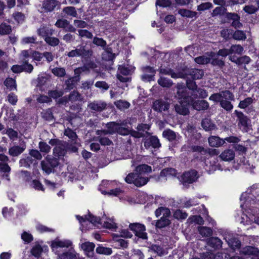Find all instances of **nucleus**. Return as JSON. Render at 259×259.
<instances>
[{
  "instance_id": "nucleus-30",
  "label": "nucleus",
  "mask_w": 259,
  "mask_h": 259,
  "mask_svg": "<svg viewBox=\"0 0 259 259\" xmlns=\"http://www.w3.org/2000/svg\"><path fill=\"white\" fill-rule=\"evenodd\" d=\"M178 13L182 17L189 18H197L198 17V13L197 12L185 9H181L179 10Z\"/></svg>"
},
{
  "instance_id": "nucleus-17",
  "label": "nucleus",
  "mask_w": 259,
  "mask_h": 259,
  "mask_svg": "<svg viewBox=\"0 0 259 259\" xmlns=\"http://www.w3.org/2000/svg\"><path fill=\"white\" fill-rule=\"evenodd\" d=\"M81 248L84 251L85 254L92 259H98L94 256V248L95 244L94 243L90 242H86L83 243L81 245Z\"/></svg>"
},
{
  "instance_id": "nucleus-63",
  "label": "nucleus",
  "mask_w": 259,
  "mask_h": 259,
  "mask_svg": "<svg viewBox=\"0 0 259 259\" xmlns=\"http://www.w3.org/2000/svg\"><path fill=\"white\" fill-rule=\"evenodd\" d=\"M170 211L168 209L161 207L157 209L155 211V214L156 217H158L161 214L163 215H166L167 216L170 215Z\"/></svg>"
},
{
  "instance_id": "nucleus-21",
  "label": "nucleus",
  "mask_w": 259,
  "mask_h": 259,
  "mask_svg": "<svg viewBox=\"0 0 259 259\" xmlns=\"http://www.w3.org/2000/svg\"><path fill=\"white\" fill-rule=\"evenodd\" d=\"M190 104L185 103L184 102H179L175 106L176 112L180 115H186L189 114V105Z\"/></svg>"
},
{
  "instance_id": "nucleus-57",
  "label": "nucleus",
  "mask_w": 259,
  "mask_h": 259,
  "mask_svg": "<svg viewBox=\"0 0 259 259\" xmlns=\"http://www.w3.org/2000/svg\"><path fill=\"white\" fill-rule=\"evenodd\" d=\"M38 147L40 152L45 153H48L51 150V147L46 142L40 141L38 144Z\"/></svg>"
},
{
  "instance_id": "nucleus-29",
  "label": "nucleus",
  "mask_w": 259,
  "mask_h": 259,
  "mask_svg": "<svg viewBox=\"0 0 259 259\" xmlns=\"http://www.w3.org/2000/svg\"><path fill=\"white\" fill-rule=\"evenodd\" d=\"M235 156V153L233 150L226 149L220 155L222 160L226 161L232 160Z\"/></svg>"
},
{
  "instance_id": "nucleus-37",
  "label": "nucleus",
  "mask_w": 259,
  "mask_h": 259,
  "mask_svg": "<svg viewBox=\"0 0 259 259\" xmlns=\"http://www.w3.org/2000/svg\"><path fill=\"white\" fill-rule=\"evenodd\" d=\"M150 249L153 252L156 253L158 256H161L166 254V252L162 246L156 244L150 246Z\"/></svg>"
},
{
  "instance_id": "nucleus-10",
  "label": "nucleus",
  "mask_w": 259,
  "mask_h": 259,
  "mask_svg": "<svg viewBox=\"0 0 259 259\" xmlns=\"http://www.w3.org/2000/svg\"><path fill=\"white\" fill-rule=\"evenodd\" d=\"M72 245V242L69 240H59L56 239L51 242V247L56 254H59V248H68Z\"/></svg>"
},
{
  "instance_id": "nucleus-53",
  "label": "nucleus",
  "mask_w": 259,
  "mask_h": 259,
  "mask_svg": "<svg viewBox=\"0 0 259 259\" xmlns=\"http://www.w3.org/2000/svg\"><path fill=\"white\" fill-rule=\"evenodd\" d=\"M125 123L124 122L120 123L118 127L117 133L122 136H127L130 134V130L128 128L124 127Z\"/></svg>"
},
{
  "instance_id": "nucleus-23",
  "label": "nucleus",
  "mask_w": 259,
  "mask_h": 259,
  "mask_svg": "<svg viewBox=\"0 0 259 259\" xmlns=\"http://www.w3.org/2000/svg\"><path fill=\"white\" fill-rule=\"evenodd\" d=\"M242 251L244 254L253 255L251 259H258L259 258V250L255 247L247 246L244 248Z\"/></svg>"
},
{
  "instance_id": "nucleus-59",
  "label": "nucleus",
  "mask_w": 259,
  "mask_h": 259,
  "mask_svg": "<svg viewBox=\"0 0 259 259\" xmlns=\"http://www.w3.org/2000/svg\"><path fill=\"white\" fill-rule=\"evenodd\" d=\"M52 72L56 76L64 77L66 74V71L64 68L55 67L52 70Z\"/></svg>"
},
{
  "instance_id": "nucleus-2",
  "label": "nucleus",
  "mask_w": 259,
  "mask_h": 259,
  "mask_svg": "<svg viewBox=\"0 0 259 259\" xmlns=\"http://www.w3.org/2000/svg\"><path fill=\"white\" fill-rule=\"evenodd\" d=\"M249 201V198H248L243 204H241V207L245 209L247 213L242 217L241 223H243L244 225H248L251 222H254L259 225V217L255 216L258 213V209L255 206H251L252 204H255V201L253 200L251 202Z\"/></svg>"
},
{
  "instance_id": "nucleus-49",
  "label": "nucleus",
  "mask_w": 259,
  "mask_h": 259,
  "mask_svg": "<svg viewBox=\"0 0 259 259\" xmlns=\"http://www.w3.org/2000/svg\"><path fill=\"white\" fill-rule=\"evenodd\" d=\"M253 100L251 97H247L243 100L240 101L238 107L241 109H245L248 107L253 103Z\"/></svg>"
},
{
  "instance_id": "nucleus-13",
  "label": "nucleus",
  "mask_w": 259,
  "mask_h": 259,
  "mask_svg": "<svg viewBox=\"0 0 259 259\" xmlns=\"http://www.w3.org/2000/svg\"><path fill=\"white\" fill-rule=\"evenodd\" d=\"M143 74L141 78L145 82H150L154 80V76L156 73V70L152 67L146 66L142 68Z\"/></svg>"
},
{
  "instance_id": "nucleus-33",
  "label": "nucleus",
  "mask_w": 259,
  "mask_h": 259,
  "mask_svg": "<svg viewBox=\"0 0 259 259\" xmlns=\"http://www.w3.org/2000/svg\"><path fill=\"white\" fill-rule=\"evenodd\" d=\"M162 136L164 138L171 142L176 140L177 137V134L170 129L165 130L162 133Z\"/></svg>"
},
{
  "instance_id": "nucleus-42",
  "label": "nucleus",
  "mask_w": 259,
  "mask_h": 259,
  "mask_svg": "<svg viewBox=\"0 0 259 259\" xmlns=\"http://www.w3.org/2000/svg\"><path fill=\"white\" fill-rule=\"evenodd\" d=\"M211 61L210 53L207 56L203 55L197 57L195 58V61L199 64H205L209 63Z\"/></svg>"
},
{
  "instance_id": "nucleus-51",
  "label": "nucleus",
  "mask_w": 259,
  "mask_h": 259,
  "mask_svg": "<svg viewBox=\"0 0 259 259\" xmlns=\"http://www.w3.org/2000/svg\"><path fill=\"white\" fill-rule=\"evenodd\" d=\"M12 31L11 26L6 24L3 23L0 25V34L6 35L10 34Z\"/></svg>"
},
{
  "instance_id": "nucleus-40",
  "label": "nucleus",
  "mask_w": 259,
  "mask_h": 259,
  "mask_svg": "<svg viewBox=\"0 0 259 259\" xmlns=\"http://www.w3.org/2000/svg\"><path fill=\"white\" fill-rule=\"evenodd\" d=\"M119 124L120 123L116 122H110L106 124V127L109 130V135L117 133Z\"/></svg>"
},
{
  "instance_id": "nucleus-34",
  "label": "nucleus",
  "mask_w": 259,
  "mask_h": 259,
  "mask_svg": "<svg viewBox=\"0 0 259 259\" xmlns=\"http://www.w3.org/2000/svg\"><path fill=\"white\" fill-rule=\"evenodd\" d=\"M210 56L211 58L210 63L213 65L219 66L222 67L224 65L225 63L223 60L219 59L217 57L218 55L214 52H210Z\"/></svg>"
},
{
  "instance_id": "nucleus-25",
  "label": "nucleus",
  "mask_w": 259,
  "mask_h": 259,
  "mask_svg": "<svg viewBox=\"0 0 259 259\" xmlns=\"http://www.w3.org/2000/svg\"><path fill=\"white\" fill-rule=\"evenodd\" d=\"M193 107L197 111L207 110L209 106V103L205 100H197L192 104Z\"/></svg>"
},
{
  "instance_id": "nucleus-46",
  "label": "nucleus",
  "mask_w": 259,
  "mask_h": 259,
  "mask_svg": "<svg viewBox=\"0 0 259 259\" xmlns=\"http://www.w3.org/2000/svg\"><path fill=\"white\" fill-rule=\"evenodd\" d=\"M160 74L170 75L172 78H176L179 77V75L173 70L169 68H160L159 69Z\"/></svg>"
},
{
  "instance_id": "nucleus-20",
  "label": "nucleus",
  "mask_w": 259,
  "mask_h": 259,
  "mask_svg": "<svg viewBox=\"0 0 259 259\" xmlns=\"http://www.w3.org/2000/svg\"><path fill=\"white\" fill-rule=\"evenodd\" d=\"M206 243L214 250H218L222 248L223 242L217 237H211L206 239Z\"/></svg>"
},
{
  "instance_id": "nucleus-35",
  "label": "nucleus",
  "mask_w": 259,
  "mask_h": 259,
  "mask_svg": "<svg viewBox=\"0 0 259 259\" xmlns=\"http://www.w3.org/2000/svg\"><path fill=\"white\" fill-rule=\"evenodd\" d=\"M4 85L9 91L17 90L16 80L12 78H7L4 81Z\"/></svg>"
},
{
  "instance_id": "nucleus-5",
  "label": "nucleus",
  "mask_w": 259,
  "mask_h": 259,
  "mask_svg": "<svg viewBox=\"0 0 259 259\" xmlns=\"http://www.w3.org/2000/svg\"><path fill=\"white\" fill-rule=\"evenodd\" d=\"M177 89V91L175 96L180 100L179 102L187 104H190L193 102V98L186 87L182 84H178Z\"/></svg>"
},
{
  "instance_id": "nucleus-47",
  "label": "nucleus",
  "mask_w": 259,
  "mask_h": 259,
  "mask_svg": "<svg viewBox=\"0 0 259 259\" xmlns=\"http://www.w3.org/2000/svg\"><path fill=\"white\" fill-rule=\"evenodd\" d=\"M96 251L100 254L109 255L112 254V250L111 248L105 247L102 246H99L96 248Z\"/></svg>"
},
{
  "instance_id": "nucleus-4",
  "label": "nucleus",
  "mask_w": 259,
  "mask_h": 259,
  "mask_svg": "<svg viewBox=\"0 0 259 259\" xmlns=\"http://www.w3.org/2000/svg\"><path fill=\"white\" fill-rule=\"evenodd\" d=\"M60 164L59 158L47 155L40 162L42 170L47 175L55 172V169Z\"/></svg>"
},
{
  "instance_id": "nucleus-45",
  "label": "nucleus",
  "mask_w": 259,
  "mask_h": 259,
  "mask_svg": "<svg viewBox=\"0 0 259 259\" xmlns=\"http://www.w3.org/2000/svg\"><path fill=\"white\" fill-rule=\"evenodd\" d=\"M232 38L237 40H244L246 38V35L244 31L237 30L232 34Z\"/></svg>"
},
{
  "instance_id": "nucleus-31",
  "label": "nucleus",
  "mask_w": 259,
  "mask_h": 259,
  "mask_svg": "<svg viewBox=\"0 0 259 259\" xmlns=\"http://www.w3.org/2000/svg\"><path fill=\"white\" fill-rule=\"evenodd\" d=\"M102 55V59L105 61H112L115 57V54L112 52L111 48H105Z\"/></svg>"
},
{
  "instance_id": "nucleus-7",
  "label": "nucleus",
  "mask_w": 259,
  "mask_h": 259,
  "mask_svg": "<svg viewBox=\"0 0 259 259\" xmlns=\"http://www.w3.org/2000/svg\"><path fill=\"white\" fill-rule=\"evenodd\" d=\"M129 228L139 238L142 239H147V234L145 232L146 228L143 224L138 223H131L129 225Z\"/></svg>"
},
{
  "instance_id": "nucleus-19",
  "label": "nucleus",
  "mask_w": 259,
  "mask_h": 259,
  "mask_svg": "<svg viewBox=\"0 0 259 259\" xmlns=\"http://www.w3.org/2000/svg\"><path fill=\"white\" fill-rule=\"evenodd\" d=\"M144 145L147 149L152 147L154 148H158L161 146L159 139L156 136H150L145 140Z\"/></svg>"
},
{
  "instance_id": "nucleus-64",
  "label": "nucleus",
  "mask_w": 259,
  "mask_h": 259,
  "mask_svg": "<svg viewBox=\"0 0 259 259\" xmlns=\"http://www.w3.org/2000/svg\"><path fill=\"white\" fill-rule=\"evenodd\" d=\"M32 51H29V50H23L21 51L20 54V58L22 60V63L24 62V61H28V58L32 56Z\"/></svg>"
},
{
  "instance_id": "nucleus-56",
  "label": "nucleus",
  "mask_w": 259,
  "mask_h": 259,
  "mask_svg": "<svg viewBox=\"0 0 259 259\" xmlns=\"http://www.w3.org/2000/svg\"><path fill=\"white\" fill-rule=\"evenodd\" d=\"M41 114L42 117L46 120L52 121L54 118L52 109L50 108L43 111Z\"/></svg>"
},
{
  "instance_id": "nucleus-62",
  "label": "nucleus",
  "mask_w": 259,
  "mask_h": 259,
  "mask_svg": "<svg viewBox=\"0 0 259 259\" xmlns=\"http://www.w3.org/2000/svg\"><path fill=\"white\" fill-rule=\"evenodd\" d=\"M78 35L81 37L91 39L93 35L92 32L86 29H79L78 30Z\"/></svg>"
},
{
  "instance_id": "nucleus-14",
  "label": "nucleus",
  "mask_w": 259,
  "mask_h": 259,
  "mask_svg": "<svg viewBox=\"0 0 259 259\" xmlns=\"http://www.w3.org/2000/svg\"><path fill=\"white\" fill-rule=\"evenodd\" d=\"M222 98L233 100L232 93L229 90H224L218 93L212 94L209 98V100L215 102H220Z\"/></svg>"
},
{
  "instance_id": "nucleus-38",
  "label": "nucleus",
  "mask_w": 259,
  "mask_h": 259,
  "mask_svg": "<svg viewBox=\"0 0 259 259\" xmlns=\"http://www.w3.org/2000/svg\"><path fill=\"white\" fill-rule=\"evenodd\" d=\"M158 83L163 88H170L173 84L172 80L167 77L160 76L157 80Z\"/></svg>"
},
{
  "instance_id": "nucleus-58",
  "label": "nucleus",
  "mask_w": 259,
  "mask_h": 259,
  "mask_svg": "<svg viewBox=\"0 0 259 259\" xmlns=\"http://www.w3.org/2000/svg\"><path fill=\"white\" fill-rule=\"evenodd\" d=\"M13 17L14 19L19 23H23L26 18L24 14L19 12H16L14 13L13 14Z\"/></svg>"
},
{
  "instance_id": "nucleus-18",
  "label": "nucleus",
  "mask_w": 259,
  "mask_h": 259,
  "mask_svg": "<svg viewBox=\"0 0 259 259\" xmlns=\"http://www.w3.org/2000/svg\"><path fill=\"white\" fill-rule=\"evenodd\" d=\"M76 218L79 221V223L82 224L84 223H85L87 221H88L95 225L97 224H101L100 222L101 219L100 218L94 216L91 213L85 215L84 217L76 215Z\"/></svg>"
},
{
  "instance_id": "nucleus-22",
  "label": "nucleus",
  "mask_w": 259,
  "mask_h": 259,
  "mask_svg": "<svg viewBox=\"0 0 259 259\" xmlns=\"http://www.w3.org/2000/svg\"><path fill=\"white\" fill-rule=\"evenodd\" d=\"M233 100L229 99L222 98L220 101V105L223 108L225 111L228 112H230L233 109V105L231 103V101H234L235 100V97L234 94L232 93Z\"/></svg>"
},
{
  "instance_id": "nucleus-32",
  "label": "nucleus",
  "mask_w": 259,
  "mask_h": 259,
  "mask_svg": "<svg viewBox=\"0 0 259 259\" xmlns=\"http://www.w3.org/2000/svg\"><path fill=\"white\" fill-rule=\"evenodd\" d=\"M189 74L193 79H199L204 75V72L202 69L192 68L189 70Z\"/></svg>"
},
{
  "instance_id": "nucleus-12",
  "label": "nucleus",
  "mask_w": 259,
  "mask_h": 259,
  "mask_svg": "<svg viewBox=\"0 0 259 259\" xmlns=\"http://www.w3.org/2000/svg\"><path fill=\"white\" fill-rule=\"evenodd\" d=\"M234 114L237 117V120L238 121V125L242 130L246 131L249 125V119L243 114V112L238 110H235Z\"/></svg>"
},
{
  "instance_id": "nucleus-61",
  "label": "nucleus",
  "mask_w": 259,
  "mask_h": 259,
  "mask_svg": "<svg viewBox=\"0 0 259 259\" xmlns=\"http://www.w3.org/2000/svg\"><path fill=\"white\" fill-rule=\"evenodd\" d=\"M42 252V248L40 245H36L32 247L31 250V254L36 257L40 256Z\"/></svg>"
},
{
  "instance_id": "nucleus-9",
  "label": "nucleus",
  "mask_w": 259,
  "mask_h": 259,
  "mask_svg": "<svg viewBox=\"0 0 259 259\" xmlns=\"http://www.w3.org/2000/svg\"><path fill=\"white\" fill-rule=\"evenodd\" d=\"M61 3L56 0H45L43 1L41 7V13L51 12L55 10L56 8L59 9Z\"/></svg>"
},
{
  "instance_id": "nucleus-8",
  "label": "nucleus",
  "mask_w": 259,
  "mask_h": 259,
  "mask_svg": "<svg viewBox=\"0 0 259 259\" xmlns=\"http://www.w3.org/2000/svg\"><path fill=\"white\" fill-rule=\"evenodd\" d=\"M88 108L93 113L101 112L107 109V104L102 100L94 101L89 103Z\"/></svg>"
},
{
  "instance_id": "nucleus-50",
  "label": "nucleus",
  "mask_w": 259,
  "mask_h": 259,
  "mask_svg": "<svg viewBox=\"0 0 259 259\" xmlns=\"http://www.w3.org/2000/svg\"><path fill=\"white\" fill-rule=\"evenodd\" d=\"M63 12L68 16H72L73 17H77V13L76 9L74 7H66L63 9Z\"/></svg>"
},
{
  "instance_id": "nucleus-41",
  "label": "nucleus",
  "mask_w": 259,
  "mask_h": 259,
  "mask_svg": "<svg viewBox=\"0 0 259 259\" xmlns=\"http://www.w3.org/2000/svg\"><path fill=\"white\" fill-rule=\"evenodd\" d=\"M114 105L120 110H124L128 109L130 106V103L124 100H119L114 102Z\"/></svg>"
},
{
  "instance_id": "nucleus-54",
  "label": "nucleus",
  "mask_w": 259,
  "mask_h": 259,
  "mask_svg": "<svg viewBox=\"0 0 259 259\" xmlns=\"http://www.w3.org/2000/svg\"><path fill=\"white\" fill-rule=\"evenodd\" d=\"M45 41L49 45L52 47H56L58 46L60 42V40L58 38L50 36L47 37L46 36L45 38Z\"/></svg>"
},
{
  "instance_id": "nucleus-28",
  "label": "nucleus",
  "mask_w": 259,
  "mask_h": 259,
  "mask_svg": "<svg viewBox=\"0 0 259 259\" xmlns=\"http://www.w3.org/2000/svg\"><path fill=\"white\" fill-rule=\"evenodd\" d=\"M208 140L209 145L213 147L221 146L225 143V140L218 136H210Z\"/></svg>"
},
{
  "instance_id": "nucleus-11",
  "label": "nucleus",
  "mask_w": 259,
  "mask_h": 259,
  "mask_svg": "<svg viewBox=\"0 0 259 259\" xmlns=\"http://www.w3.org/2000/svg\"><path fill=\"white\" fill-rule=\"evenodd\" d=\"M170 104L166 100L158 99L155 100L152 105L153 109L159 113L168 112Z\"/></svg>"
},
{
  "instance_id": "nucleus-48",
  "label": "nucleus",
  "mask_w": 259,
  "mask_h": 259,
  "mask_svg": "<svg viewBox=\"0 0 259 259\" xmlns=\"http://www.w3.org/2000/svg\"><path fill=\"white\" fill-rule=\"evenodd\" d=\"M229 49L231 55H241L244 51L243 48L240 45H233Z\"/></svg>"
},
{
  "instance_id": "nucleus-6",
  "label": "nucleus",
  "mask_w": 259,
  "mask_h": 259,
  "mask_svg": "<svg viewBox=\"0 0 259 259\" xmlns=\"http://www.w3.org/2000/svg\"><path fill=\"white\" fill-rule=\"evenodd\" d=\"M93 54V51L91 49H86L84 46H79L74 50L68 52L66 55L70 58L81 57L89 58Z\"/></svg>"
},
{
  "instance_id": "nucleus-60",
  "label": "nucleus",
  "mask_w": 259,
  "mask_h": 259,
  "mask_svg": "<svg viewBox=\"0 0 259 259\" xmlns=\"http://www.w3.org/2000/svg\"><path fill=\"white\" fill-rule=\"evenodd\" d=\"M93 43L97 46L102 47L103 49L106 48V41L102 38L94 37L93 40Z\"/></svg>"
},
{
  "instance_id": "nucleus-43",
  "label": "nucleus",
  "mask_w": 259,
  "mask_h": 259,
  "mask_svg": "<svg viewBox=\"0 0 259 259\" xmlns=\"http://www.w3.org/2000/svg\"><path fill=\"white\" fill-rule=\"evenodd\" d=\"M34 162V159L30 156H27L25 158L21 159L19 161L20 166L29 168L31 164Z\"/></svg>"
},
{
  "instance_id": "nucleus-1",
  "label": "nucleus",
  "mask_w": 259,
  "mask_h": 259,
  "mask_svg": "<svg viewBox=\"0 0 259 259\" xmlns=\"http://www.w3.org/2000/svg\"><path fill=\"white\" fill-rule=\"evenodd\" d=\"M151 167L147 164H141L137 166L135 172L128 174L125 178V181L128 184H133L135 186L140 187L146 185L149 181L147 177L142 176V174L150 172Z\"/></svg>"
},
{
  "instance_id": "nucleus-27",
  "label": "nucleus",
  "mask_w": 259,
  "mask_h": 259,
  "mask_svg": "<svg viewBox=\"0 0 259 259\" xmlns=\"http://www.w3.org/2000/svg\"><path fill=\"white\" fill-rule=\"evenodd\" d=\"M201 124L202 127L205 131H211L217 128L215 124L208 118L202 119Z\"/></svg>"
},
{
  "instance_id": "nucleus-24",
  "label": "nucleus",
  "mask_w": 259,
  "mask_h": 259,
  "mask_svg": "<svg viewBox=\"0 0 259 259\" xmlns=\"http://www.w3.org/2000/svg\"><path fill=\"white\" fill-rule=\"evenodd\" d=\"M79 256V254L74 250H69L58 254L57 259H77Z\"/></svg>"
},
{
  "instance_id": "nucleus-26",
  "label": "nucleus",
  "mask_w": 259,
  "mask_h": 259,
  "mask_svg": "<svg viewBox=\"0 0 259 259\" xmlns=\"http://www.w3.org/2000/svg\"><path fill=\"white\" fill-rule=\"evenodd\" d=\"M255 4H250L243 8V11L248 14H253L259 10V0H255Z\"/></svg>"
},
{
  "instance_id": "nucleus-55",
  "label": "nucleus",
  "mask_w": 259,
  "mask_h": 259,
  "mask_svg": "<svg viewBox=\"0 0 259 259\" xmlns=\"http://www.w3.org/2000/svg\"><path fill=\"white\" fill-rule=\"evenodd\" d=\"M96 140L103 146H110L113 144L111 140L105 137L98 136L96 138Z\"/></svg>"
},
{
  "instance_id": "nucleus-44",
  "label": "nucleus",
  "mask_w": 259,
  "mask_h": 259,
  "mask_svg": "<svg viewBox=\"0 0 259 259\" xmlns=\"http://www.w3.org/2000/svg\"><path fill=\"white\" fill-rule=\"evenodd\" d=\"M150 128V125L146 123L139 124L136 128L138 131L145 134V137H147L150 135V133L148 132Z\"/></svg>"
},
{
  "instance_id": "nucleus-52",
  "label": "nucleus",
  "mask_w": 259,
  "mask_h": 259,
  "mask_svg": "<svg viewBox=\"0 0 259 259\" xmlns=\"http://www.w3.org/2000/svg\"><path fill=\"white\" fill-rule=\"evenodd\" d=\"M64 134L65 136L68 137L72 141L76 143V140L77 138V136L75 132L73 131L70 128H67L64 130Z\"/></svg>"
},
{
  "instance_id": "nucleus-36",
  "label": "nucleus",
  "mask_w": 259,
  "mask_h": 259,
  "mask_svg": "<svg viewBox=\"0 0 259 259\" xmlns=\"http://www.w3.org/2000/svg\"><path fill=\"white\" fill-rule=\"evenodd\" d=\"M169 216L163 215L161 219L157 221L156 223V227L158 228H162L168 226L170 224V221L167 218Z\"/></svg>"
},
{
  "instance_id": "nucleus-39",
  "label": "nucleus",
  "mask_w": 259,
  "mask_h": 259,
  "mask_svg": "<svg viewBox=\"0 0 259 259\" xmlns=\"http://www.w3.org/2000/svg\"><path fill=\"white\" fill-rule=\"evenodd\" d=\"M198 230L199 232V234L202 237H210L212 235L213 232L212 229L204 226L199 227L198 228Z\"/></svg>"
},
{
  "instance_id": "nucleus-3",
  "label": "nucleus",
  "mask_w": 259,
  "mask_h": 259,
  "mask_svg": "<svg viewBox=\"0 0 259 259\" xmlns=\"http://www.w3.org/2000/svg\"><path fill=\"white\" fill-rule=\"evenodd\" d=\"M49 143L52 146H55L53 150V156L59 158V160L66 155L69 148L68 143L57 139H52Z\"/></svg>"
},
{
  "instance_id": "nucleus-15",
  "label": "nucleus",
  "mask_w": 259,
  "mask_h": 259,
  "mask_svg": "<svg viewBox=\"0 0 259 259\" xmlns=\"http://www.w3.org/2000/svg\"><path fill=\"white\" fill-rule=\"evenodd\" d=\"M198 172L195 169H191L184 172L182 177L183 183L191 184L197 181L199 178Z\"/></svg>"
},
{
  "instance_id": "nucleus-16",
  "label": "nucleus",
  "mask_w": 259,
  "mask_h": 259,
  "mask_svg": "<svg viewBox=\"0 0 259 259\" xmlns=\"http://www.w3.org/2000/svg\"><path fill=\"white\" fill-rule=\"evenodd\" d=\"M26 148V143L24 141H22L19 145H14L9 148V153L12 156L16 157L22 154Z\"/></svg>"
}]
</instances>
